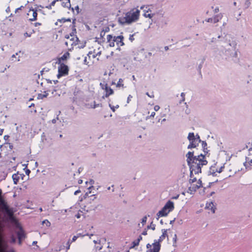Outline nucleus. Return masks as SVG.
<instances>
[{
    "label": "nucleus",
    "mask_w": 252,
    "mask_h": 252,
    "mask_svg": "<svg viewBox=\"0 0 252 252\" xmlns=\"http://www.w3.org/2000/svg\"><path fill=\"white\" fill-rule=\"evenodd\" d=\"M181 96H182V101H184L185 99V94L184 93H182L181 94Z\"/></svg>",
    "instance_id": "36"
},
{
    "label": "nucleus",
    "mask_w": 252,
    "mask_h": 252,
    "mask_svg": "<svg viewBox=\"0 0 252 252\" xmlns=\"http://www.w3.org/2000/svg\"><path fill=\"white\" fill-rule=\"evenodd\" d=\"M147 218L146 216H145L142 218L141 223H142L143 225H144L146 223L147 221Z\"/></svg>",
    "instance_id": "29"
},
{
    "label": "nucleus",
    "mask_w": 252,
    "mask_h": 252,
    "mask_svg": "<svg viewBox=\"0 0 252 252\" xmlns=\"http://www.w3.org/2000/svg\"><path fill=\"white\" fill-rule=\"evenodd\" d=\"M228 45L232 47V48L235 49L236 47V43L235 41H232L228 43Z\"/></svg>",
    "instance_id": "27"
},
{
    "label": "nucleus",
    "mask_w": 252,
    "mask_h": 252,
    "mask_svg": "<svg viewBox=\"0 0 252 252\" xmlns=\"http://www.w3.org/2000/svg\"><path fill=\"white\" fill-rule=\"evenodd\" d=\"M27 15L29 17L30 21H34L36 20L37 13L36 10L30 9L28 11Z\"/></svg>",
    "instance_id": "8"
},
{
    "label": "nucleus",
    "mask_w": 252,
    "mask_h": 252,
    "mask_svg": "<svg viewBox=\"0 0 252 252\" xmlns=\"http://www.w3.org/2000/svg\"><path fill=\"white\" fill-rule=\"evenodd\" d=\"M129 40H130L131 42H132L134 40V38L133 37V34L132 35H130V36H129Z\"/></svg>",
    "instance_id": "37"
},
{
    "label": "nucleus",
    "mask_w": 252,
    "mask_h": 252,
    "mask_svg": "<svg viewBox=\"0 0 252 252\" xmlns=\"http://www.w3.org/2000/svg\"><path fill=\"white\" fill-rule=\"evenodd\" d=\"M246 161L244 163V165L245 166L246 168L248 169L249 168H250L251 166H252V159L249 160V158L246 157Z\"/></svg>",
    "instance_id": "20"
},
{
    "label": "nucleus",
    "mask_w": 252,
    "mask_h": 252,
    "mask_svg": "<svg viewBox=\"0 0 252 252\" xmlns=\"http://www.w3.org/2000/svg\"><path fill=\"white\" fill-rule=\"evenodd\" d=\"M94 104L93 105H91V107L92 108H95L96 107H98V106H99V104H96L95 101L94 102Z\"/></svg>",
    "instance_id": "33"
},
{
    "label": "nucleus",
    "mask_w": 252,
    "mask_h": 252,
    "mask_svg": "<svg viewBox=\"0 0 252 252\" xmlns=\"http://www.w3.org/2000/svg\"><path fill=\"white\" fill-rule=\"evenodd\" d=\"M179 195H177L176 196L174 197L173 198L175 199H178L179 197Z\"/></svg>",
    "instance_id": "56"
},
{
    "label": "nucleus",
    "mask_w": 252,
    "mask_h": 252,
    "mask_svg": "<svg viewBox=\"0 0 252 252\" xmlns=\"http://www.w3.org/2000/svg\"><path fill=\"white\" fill-rule=\"evenodd\" d=\"M124 85L123 84V80L121 78L119 79L118 83L116 84V87L118 88L122 87L124 88Z\"/></svg>",
    "instance_id": "24"
},
{
    "label": "nucleus",
    "mask_w": 252,
    "mask_h": 252,
    "mask_svg": "<svg viewBox=\"0 0 252 252\" xmlns=\"http://www.w3.org/2000/svg\"><path fill=\"white\" fill-rule=\"evenodd\" d=\"M170 212L165 209L164 207L157 213L158 219L159 217H164L168 215Z\"/></svg>",
    "instance_id": "14"
},
{
    "label": "nucleus",
    "mask_w": 252,
    "mask_h": 252,
    "mask_svg": "<svg viewBox=\"0 0 252 252\" xmlns=\"http://www.w3.org/2000/svg\"><path fill=\"white\" fill-rule=\"evenodd\" d=\"M222 18V15L220 14L215 16L213 18H208L206 21L207 22L216 23L218 22Z\"/></svg>",
    "instance_id": "12"
},
{
    "label": "nucleus",
    "mask_w": 252,
    "mask_h": 252,
    "mask_svg": "<svg viewBox=\"0 0 252 252\" xmlns=\"http://www.w3.org/2000/svg\"><path fill=\"white\" fill-rule=\"evenodd\" d=\"M155 112H153L151 113V115H150V117H154L155 115Z\"/></svg>",
    "instance_id": "49"
},
{
    "label": "nucleus",
    "mask_w": 252,
    "mask_h": 252,
    "mask_svg": "<svg viewBox=\"0 0 252 252\" xmlns=\"http://www.w3.org/2000/svg\"><path fill=\"white\" fill-rule=\"evenodd\" d=\"M197 139H198V142L200 143L201 142V140L200 139L199 136L198 134H196V136H195Z\"/></svg>",
    "instance_id": "43"
},
{
    "label": "nucleus",
    "mask_w": 252,
    "mask_h": 252,
    "mask_svg": "<svg viewBox=\"0 0 252 252\" xmlns=\"http://www.w3.org/2000/svg\"><path fill=\"white\" fill-rule=\"evenodd\" d=\"M201 142L202 143V146L204 149V150H205V147L207 146V143L205 141H201Z\"/></svg>",
    "instance_id": "32"
},
{
    "label": "nucleus",
    "mask_w": 252,
    "mask_h": 252,
    "mask_svg": "<svg viewBox=\"0 0 252 252\" xmlns=\"http://www.w3.org/2000/svg\"><path fill=\"white\" fill-rule=\"evenodd\" d=\"M103 89H104L105 91V94L102 97L103 98L105 97H108L110 95H111L114 93L113 90L107 84L105 85L104 88H103Z\"/></svg>",
    "instance_id": "10"
},
{
    "label": "nucleus",
    "mask_w": 252,
    "mask_h": 252,
    "mask_svg": "<svg viewBox=\"0 0 252 252\" xmlns=\"http://www.w3.org/2000/svg\"><path fill=\"white\" fill-rule=\"evenodd\" d=\"M91 55H92V57H93V58H95L97 56H99L100 55V52H98L96 54H93V53L91 51H90V52H89L88 55L89 57H90Z\"/></svg>",
    "instance_id": "25"
},
{
    "label": "nucleus",
    "mask_w": 252,
    "mask_h": 252,
    "mask_svg": "<svg viewBox=\"0 0 252 252\" xmlns=\"http://www.w3.org/2000/svg\"><path fill=\"white\" fill-rule=\"evenodd\" d=\"M94 181L93 180H90V181H89V183L91 185V186L88 189H92V188H93V185L94 184Z\"/></svg>",
    "instance_id": "31"
},
{
    "label": "nucleus",
    "mask_w": 252,
    "mask_h": 252,
    "mask_svg": "<svg viewBox=\"0 0 252 252\" xmlns=\"http://www.w3.org/2000/svg\"><path fill=\"white\" fill-rule=\"evenodd\" d=\"M36 243H37V242H36V241H33V242H32V245H34V244H36Z\"/></svg>",
    "instance_id": "59"
},
{
    "label": "nucleus",
    "mask_w": 252,
    "mask_h": 252,
    "mask_svg": "<svg viewBox=\"0 0 252 252\" xmlns=\"http://www.w3.org/2000/svg\"><path fill=\"white\" fill-rule=\"evenodd\" d=\"M141 9H143V11L144 12L143 14V16L146 18H149L150 19H152L154 16L155 15V14H149V12H152V10L150 8V6H145L143 5L141 6L140 7Z\"/></svg>",
    "instance_id": "6"
},
{
    "label": "nucleus",
    "mask_w": 252,
    "mask_h": 252,
    "mask_svg": "<svg viewBox=\"0 0 252 252\" xmlns=\"http://www.w3.org/2000/svg\"><path fill=\"white\" fill-rule=\"evenodd\" d=\"M69 57V53L65 52L60 58L59 59V63H60L61 61H64L68 58Z\"/></svg>",
    "instance_id": "21"
},
{
    "label": "nucleus",
    "mask_w": 252,
    "mask_h": 252,
    "mask_svg": "<svg viewBox=\"0 0 252 252\" xmlns=\"http://www.w3.org/2000/svg\"><path fill=\"white\" fill-rule=\"evenodd\" d=\"M173 240L174 243H176V241H177V235H176V234L174 235V237Z\"/></svg>",
    "instance_id": "42"
},
{
    "label": "nucleus",
    "mask_w": 252,
    "mask_h": 252,
    "mask_svg": "<svg viewBox=\"0 0 252 252\" xmlns=\"http://www.w3.org/2000/svg\"><path fill=\"white\" fill-rule=\"evenodd\" d=\"M6 70V68H4V70L1 71V72H4Z\"/></svg>",
    "instance_id": "62"
},
{
    "label": "nucleus",
    "mask_w": 252,
    "mask_h": 252,
    "mask_svg": "<svg viewBox=\"0 0 252 252\" xmlns=\"http://www.w3.org/2000/svg\"><path fill=\"white\" fill-rule=\"evenodd\" d=\"M67 246L66 247V249L68 250L69 249V248H70V242L69 241H68L67 243Z\"/></svg>",
    "instance_id": "41"
},
{
    "label": "nucleus",
    "mask_w": 252,
    "mask_h": 252,
    "mask_svg": "<svg viewBox=\"0 0 252 252\" xmlns=\"http://www.w3.org/2000/svg\"><path fill=\"white\" fill-rule=\"evenodd\" d=\"M22 177V175L21 174H14L13 175H12V179H13V182H14V184L15 185H16L17 184L18 182H19V180L20 179V178Z\"/></svg>",
    "instance_id": "18"
},
{
    "label": "nucleus",
    "mask_w": 252,
    "mask_h": 252,
    "mask_svg": "<svg viewBox=\"0 0 252 252\" xmlns=\"http://www.w3.org/2000/svg\"><path fill=\"white\" fill-rule=\"evenodd\" d=\"M79 236H80V234H78L77 236H74L72 238V242H74Z\"/></svg>",
    "instance_id": "34"
},
{
    "label": "nucleus",
    "mask_w": 252,
    "mask_h": 252,
    "mask_svg": "<svg viewBox=\"0 0 252 252\" xmlns=\"http://www.w3.org/2000/svg\"><path fill=\"white\" fill-rule=\"evenodd\" d=\"M167 237V229H162V235L159 237V239L158 240H155L152 245L148 244L146 245L147 252H159L161 247L160 242Z\"/></svg>",
    "instance_id": "3"
},
{
    "label": "nucleus",
    "mask_w": 252,
    "mask_h": 252,
    "mask_svg": "<svg viewBox=\"0 0 252 252\" xmlns=\"http://www.w3.org/2000/svg\"><path fill=\"white\" fill-rule=\"evenodd\" d=\"M146 95L151 98H153L154 97V95L153 94L150 95L148 93H146Z\"/></svg>",
    "instance_id": "40"
},
{
    "label": "nucleus",
    "mask_w": 252,
    "mask_h": 252,
    "mask_svg": "<svg viewBox=\"0 0 252 252\" xmlns=\"http://www.w3.org/2000/svg\"><path fill=\"white\" fill-rule=\"evenodd\" d=\"M151 228L153 230H155V226L153 225L152 226H148V228Z\"/></svg>",
    "instance_id": "44"
},
{
    "label": "nucleus",
    "mask_w": 252,
    "mask_h": 252,
    "mask_svg": "<svg viewBox=\"0 0 252 252\" xmlns=\"http://www.w3.org/2000/svg\"><path fill=\"white\" fill-rule=\"evenodd\" d=\"M246 3H247V6L248 7V6H249V5L250 4V0H247V1H246Z\"/></svg>",
    "instance_id": "51"
},
{
    "label": "nucleus",
    "mask_w": 252,
    "mask_h": 252,
    "mask_svg": "<svg viewBox=\"0 0 252 252\" xmlns=\"http://www.w3.org/2000/svg\"><path fill=\"white\" fill-rule=\"evenodd\" d=\"M78 184H81L83 183V181L82 180H79L78 182Z\"/></svg>",
    "instance_id": "53"
},
{
    "label": "nucleus",
    "mask_w": 252,
    "mask_h": 252,
    "mask_svg": "<svg viewBox=\"0 0 252 252\" xmlns=\"http://www.w3.org/2000/svg\"><path fill=\"white\" fill-rule=\"evenodd\" d=\"M206 208L211 210L212 213L215 212V208L212 202H207L206 205Z\"/></svg>",
    "instance_id": "17"
},
{
    "label": "nucleus",
    "mask_w": 252,
    "mask_h": 252,
    "mask_svg": "<svg viewBox=\"0 0 252 252\" xmlns=\"http://www.w3.org/2000/svg\"><path fill=\"white\" fill-rule=\"evenodd\" d=\"M39 210H40V212H42V208H40L39 209Z\"/></svg>",
    "instance_id": "64"
},
{
    "label": "nucleus",
    "mask_w": 252,
    "mask_h": 252,
    "mask_svg": "<svg viewBox=\"0 0 252 252\" xmlns=\"http://www.w3.org/2000/svg\"><path fill=\"white\" fill-rule=\"evenodd\" d=\"M84 62L85 64H87V58L85 57L84 60Z\"/></svg>",
    "instance_id": "54"
},
{
    "label": "nucleus",
    "mask_w": 252,
    "mask_h": 252,
    "mask_svg": "<svg viewBox=\"0 0 252 252\" xmlns=\"http://www.w3.org/2000/svg\"><path fill=\"white\" fill-rule=\"evenodd\" d=\"M114 40L118 46H122L124 45L123 42L124 37L122 35H119L117 36H114Z\"/></svg>",
    "instance_id": "11"
},
{
    "label": "nucleus",
    "mask_w": 252,
    "mask_h": 252,
    "mask_svg": "<svg viewBox=\"0 0 252 252\" xmlns=\"http://www.w3.org/2000/svg\"><path fill=\"white\" fill-rule=\"evenodd\" d=\"M71 38L69 35H66L65 38L69 39V40L65 42V44L67 46L68 44H70L71 45H76V42L78 41V38L76 36H74V35H70Z\"/></svg>",
    "instance_id": "7"
},
{
    "label": "nucleus",
    "mask_w": 252,
    "mask_h": 252,
    "mask_svg": "<svg viewBox=\"0 0 252 252\" xmlns=\"http://www.w3.org/2000/svg\"><path fill=\"white\" fill-rule=\"evenodd\" d=\"M174 220H171V221H170V224L173 223V222L174 221Z\"/></svg>",
    "instance_id": "61"
},
{
    "label": "nucleus",
    "mask_w": 252,
    "mask_h": 252,
    "mask_svg": "<svg viewBox=\"0 0 252 252\" xmlns=\"http://www.w3.org/2000/svg\"><path fill=\"white\" fill-rule=\"evenodd\" d=\"M132 97V96L129 94L128 96V97H127V103H129V101L131 100V98Z\"/></svg>",
    "instance_id": "38"
},
{
    "label": "nucleus",
    "mask_w": 252,
    "mask_h": 252,
    "mask_svg": "<svg viewBox=\"0 0 252 252\" xmlns=\"http://www.w3.org/2000/svg\"><path fill=\"white\" fill-rule=\"evenodd\" d=\"M188 139L189 141V144L188 146V149L195 148L199 143V140L196 139L193 132L189 133Z\"/></svg>",
    "instance_id": "4"
},
{
    "label": "nucleus",
    "mask_w": 252,
    "mask_h": 252,
    "mask_svg": "<svg viewBox=\"0 0 252 252\" xmlns=\"http://www.w3.org/2000/svg\"><path fill=\"white\" fill-rule=\"evenodd\" d=\"M249 151L250 152V153H249V156L250 155H252V153H251V152L252 151V147L250 148L249 149Z\"/></svg>",
    "instance_id": "50"
},
{
    "label": "nucleus",
    "mask_w": 252,
    "mask_h": 252,
    "mask_svg": "<svg viewBox=\"0 0 252 252\" xmlns=\"http://www.w3.org/2000/svg\"><path fill=\"white\" fill-rule=\"evenodd\" d=\"M186 157L190 170L189 183L191 185L189 187V190L191 192L195 191L202 187V182L200 179L197 181L196 178L193 177V173L196 174L201 173L202 167L206 165L208 162L202 154L194 156L193 152H189L186 155Z\"/></svg>",
    "instance_id": "1"
},
{
    "label": "nucleus",
    "mask_w": 252,
    "mask_h": 252,
    "mask_svg": "<svg viewBox=\"0 0 252 252\" xmlns=\"http://www.w3.org/2000/svg\"><path fill=\"white\" fill-rule=\"evenodd\" d=\"M140 10L137 8H133L126 12L124 17L119 18V22L122 24H129L138 20Z\"/></svg>",
    "instance_id": "2"
},
{
    "label": "nucleus",
    "mask_w": 252,
    "mask_h": 252,
    "mask_svg": "<svg viewBox=\"0 0 252 252\" xmlns=\"http://www.w3.org/2000/svg\"><path fill=\"white\" fill-rule=\"evenodd\" d=\"M0 252H14L12 249H8L6 244L0 241Z\"/></svg>",
    "instance_id": "9"
},
{
    "label": "nucleus",
    "mask_w": 252,
    "mask_h": 252,
    "mask_svg": "<svg viewBox=\"0 0 252 252\" xmlns=\"http://www.w3.org/2000/svg\"><path fill=\"white\" fill-rule=\"evenodd\" d=\"M19 239H21L23 237V233L22 231H20L18 233Z\"/></svg>",
    "instance_id": "30"
},
{
    "label": "nucleus",
    "mask_w": 252,
    "mask_h": 252,
    "mask_svg": "<svg viewBox=\"0 0 252 252\" xmlns=\"http://www.w3.org/2000/svg\"><path fill=\"white\" fill-rule=\"evenodd\" d=\"M76 217L77 218H80V215L79 214H78L77 215H76Z\"/></svg>",
    "instance_id": "57"
},
{
    "label": "nucleus",
    "mask_w": 252,
    "mask_h": 252,
    "mask_svg": "<svg viewBox=\"0 0 252 252\" xmlns=\"http://www.w3.org/2000/svg\"><path fill=\"white\" fill-rule=\"evenodd\" d=\"M142 234L143 235H146L147 234V230L143 231V232L142 233Z\"/></svg>",
    "instance_id": "45"
},
{
    "label": "nucleus",
    "mask_w": 252,
    "mask_h": 252,
    "mask_svg": "<svg viewBox=\"0 0 252 252\" xmlns=\"http://www.w3.org/2000/svg\"><path fill=\"white\" fill-rule=\"evenodd\" d=\"M68 73V66L64 63H60V66L58 67V74L57 75V77L59 78L62 76H66Z\"/></svg>",
    "instance_id": "5"
},
{
    "label": "nucleus",
    "mask_w": 252,
    "mask_h": 252,
    "mask_svg": "<svg viewBox=\"0 0 252 252\" xmlns=\"http://www.w3.org/2000/svg\"><path fill=\"white\" fill-rule=\"evenodd\" d=\"M160 108V107L158 105H155L154 106V110L156 111H158Z\"/></svg>",
    "instance_id": "35"
},
{
    "label": "nucleus",
    "mask_w": 252,
    "mask_h": 252,
    "mask_svg": "<svg viewBox=\"0 0 252 252\" xmlns=\"http://www.w3.org/2000/svg\"><path fill=\"white\" fill-rule=\"evenodd\" d=\"M221 168H222V167L220 168V169L219 170H218L216 168V167L215 166H212L210 169V171H209L210 174L211 175H212L213 176H216V173H220L221 172Z\"/></svg>",
    "instance_id": "16"
},
{
    "label": "nucleus",
    "mask_w": 252,
    "mask_h": 252,
    "mask_svg": "<svg viewBox=\"0 0 252 252\" xmlns=\"http://www.w3.org/2000/svg\"><path fill=\"white\" fill-rule=\"evenodd\" d=\"M37 25H40V23H35V26H37Z\"/></svg>",
    "instance_id": "60"
},
{
    "label": "nucleus",
    "mask_w": 252,
    "mask_h": 252,
    "mask_svg": "<svg viewBox=\"0 0 252 252\" xmlns=\"http://www.w3.org/2000/svg\"><path fill=\"white\" fill-rule=\"evenodd\" d=\"M20 9H21V7L17 8L16 10V11H18V10H19Z\"/></svg>",
    "instance_id": "63"
},
{
    "label": "nucleus",
    "mask_w": 252,
    "mask_h": 252,
    "mask_svg": "<svg viewBox=\"0 0 252 252\" xmlns=\"http://www.w3.org/2000/svg\"><path fill=\"white\" fill-rule=\"evenodd\" d=\"M62 5L64 7L69 8L71 7L70 0H65L64 1H62Z\"/></svg>",
    "instance_id": "22"
},
{
    "label": "nucleus",
    "mask_w": 252,
    "mask_h": 252,
    "mask_svg": "<svg viewBox=\"0 0 252 252\" xmlns=\"http://www.w3.org/2000/svg\"><path fill=\"white\" fill-rule=\"evenodd\" d=\"M109 107H110L111 109L113 111H115L116 108H118L119 107V106L118 105H117L116 106H112L111 104H109Z\"/></svg>",
    "instance_id": "28"
},
{
    "label": "nucleus",
    "mask_w": 252,
    "mask_h": 252,
    "mask_svg": "<svg viewBox=\"0 0 252 252\" xmlns=\"http://www.w3.org/2000/svg\"><path fill=\"white\" fill-rule=\"evenodd\" d=\"M3 131V129L0 128V135H2V134Z\"/></svg>",
    "instance_id": "52"
},
{
    "label": "nucleus",
    "mask_w": 252,
    "mask_h": 252,
    "mask_svg": "<svg viewBox=\"0 0 252 252\" xmlns=\"http://www.w3.org/2000/svg\"><path fill=\"white\" fill-rule=\"evenodd\" d=\"M24 36L25 37H30L31 36V34H29L28 33V32H25L24 33Z\"/></svg>",
    "instance_id": "39"
},
{
    "label": "nucleus",
    "mask_w": 252,
    "mask_h": 252,
    "mask_svg": "<svg viewBox=\"0 0 252 252\" xmlns=\"http://www.w3.org/2000/svg\"><path fill=\"white\" fill-rule=\"evenodd\" d=\"M168 49H169V48H168V46H165V47H164V49H165V51L168 50Z\"/></svg>",
    "instance_id": "55"
},
{
    "label": "nucleus",
    "mask_w": 252,
    "mask_h": 252,
    "mask_svg": "<svg viewBox=\"0 0 252 252\" xmlns=\"http://www.w3.org/2000/svg\"><path fill=\"white\" fill-rule=\"evenodd\" d=\"M142 239V237L141 236H139L137 239L135 240L132 242V246L131 248H134L135 246H137L139 245L140 241Z\"/></svg>",
    "instance_id": "19"
},
{
    "label": "nucleus",
    "mask_w": 252,
    "mask_h": 252,
    "mask_svg": "<svg viewBox=\"0 0 252 252\" xmlns=\"http://www.w3.org/2000/svg\"><path fill=\"white\" fill-rule=\"evenodd\" d=\"M57 119H58V117L57 118V119H53V120H52V123H53V124L56 123Z\"/></svg>",
    "instance_id": "46"
},
{
    "label": "nucleus",
    "mask_w": 252,
    "mask_h": 252,
    "mask_svg": "<svg viewBox=\"0 0 252 252\" xmlns=\"http://www.w3.org/2000/svg\"><path fill=\"white\" fill-rule=\"evenodd\" d=\"M42 223L43 225L45 224L47 227H49L51 225L50 222L47 220H44Z\"/></svg>",
    "instance_id": "26"
},
{
    "label": "nucleus",
    "mask_w": 252,
    "mask_h": 252,
    "mask_svg": "<svg viewBox=\"0 0 252 252\" xmlns=\"http://www.w3.org/2000/svg\"><path fill=\"white\" fill-rule=\"evenodd\" d=\"M164 207L165 208V209H167L169 212H171L173 210L174 208V203L172 201L169 200L164 206Z\"/></svg>",
    "instance_id": "15"
},
{
    "label": "nucleus",
    "mask_w": 252,
    "mask_h": 252,
    "mask_svg": "<svg viewBox=\"0 0 252 252\" xmlns=\"http://www.w3.org/2000/svg\"><path fill=\"white\" fill-rule=\"evenodd\" d=\"M48 95V94L46 92H44L43 94H38L37 98L38 99H42L45 97H46Z\"/></svg>",
    "instance_id": "23"
},
{
    "label": "nucleus",
    "mask_w": 252,
    "mask_h": 252,
    "mask_svg": "<svg viewBox=\"0 0 252 252\" xmlns=\"http://www.w3.org/2000/svg\"><path fill=\"white\" fill-rule=\"evenodd\" d=\"M106 39L107 42L109 43V46L110 47H113L115 46V40H114V36L108 34L107 35Z\"/></svg>",
    "instance_id": "13"
},
{
    "label": "nucleus",
    "mask_w": 252,
    "mask_h": 252,
    "mask_svg": "<svg viewBox=\"0 0 252 252\" xmlns=\"http://www.w3.org/2000/svg\"><path fill=\"white\" fill-rule=\"evenodd\" d=\"M219 8H218V7H216V8L215 9V10H214V11H215V13H217V12H219Z\"/></svg>",
    "instance_id": "48"
},
{
    "label": "nucleus",
    "mask_w": 252,
    "mask_h": 252,
    "mask_svg": "<svg viewBox=\"0 0 252 252\" xmlns=\"http://www.w3.org/2000/svg\"><path fill=\"white\" fill-rule=\"evenodd\" d=\"M80 192V190H77L74 192V195H77L78 193Z\"/></svg>",
    "instance_id": "47"
},
{
    "label": "nucleus",
    "mask_w": 252,
    "mask_h": 252,
    "mask_svg": "<svg viewBox=\"0 0 252 252\" xmlns=\"http://www.w3.org/2000/svg\"><path fill=\"white\" fill-rule=\"evenodd\" d=\"M94 244H97V243H98V242L97 241H96V240H94Z\"/></svg>",
    "instance_id": "58"
}]
</instances>
